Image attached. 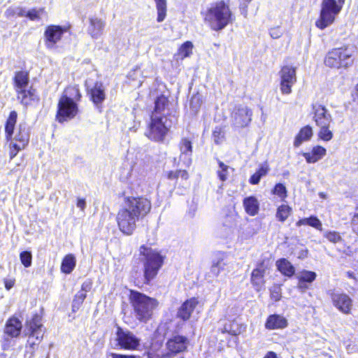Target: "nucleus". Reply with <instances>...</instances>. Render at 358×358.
<instances>
[{
	"instance_id": "37",
	"label": "nucleus",
	"mask_w": 358,
	"mask_h": 358,
	"mask_svg": "<svg viewBox=\"0 0 358 358\" xmlns=\"http://www.w3.org/2000/svg\"><path fill=\"white\" fill-rule=\"evenodd\" d=\"M193 45L190 41L184 43L178 50V57L181 59L189 57L192 52Z\"/></svg>"
},
{
	"instance_id": "44",
	"label": "nucleus",
	"mask_w": 358,
	"mask_h": 358,
	"mask_svg": "<svg viewBox=\"0 0 358 358\" xmlns=\"http://www.w3.org/2000/svg\"><path fill=\"white\" fill-rule=\"evenodd\" d=\"M25 14H26L25 10L20 7H15V8L10 7L5 12V15L7 17H13L14 15L23 17V16H25Z\"/></svg>"
},
{
	"instance_id": "30",
	"label": "nucleus",
	"mask_w": 358,
	"mask_h": 358,
	"mask_svg": "<svg viewBox=\"0 0 358 358\" xmlns=\"http://www.w3.org/2000/svg\"><path fill=\"white\" fill-rule=\"evenodd\" d=\"M278 271L285 276L292 277L295 273L293 265L286 259H280L276 262Z\"/></svg>"
},
{
	"instance_id": "64",
	"label": "nucleus",
	"mask_w": 358,
	"mask_h": 358,
	"mask_svg": "<svg viewBox=\"0 0 358 358\" xmlns=\"http://www.w3.org/2000/svg\"><path fill=\"white\" fill-rule=\"evenodd\" d=\"M355 94L357 96L358 98V84L355 86Z\"/></svg>"
},
{
	"instance_id": "63",
	"label": "nucleus",
	"mask_w": 358,
	"mask_h": 358,
	"mask_svg": "<svg viewBox=\"0 0 358 358\" xmlns=\"http://www.w3.org/2000/svg\"><path fill=\"white\" fill-rule=\"evenodd\" d=\"M338 3L341 4L342 6H343L345 4V0H337L336 1Z\"/></svg>"
},
{
	"instance_id": "22",
	"label": "nucleus",
	"mask_w": 358,
	"mask_h": 358,
	"mask_svg": "<svg viewBox=\"0 0 358 358\" xmlns=\"http://www.w3.org/2000/svg\"><path fill=\"white\" fill-rule=\"evenodd\" d=\"M15 143L20 145L21 148H25L29 141V131L25 123H20L18 126L17 133L15 135Z\"/></svg>"
},
{
	"instance_id": "47",
	"label": "nucleus",
	"mask_w": 358,
	"mask_h": 358,
	"mask_svg": "<svg viewBox=\"0 0 358 358\" xmlns=\"http://www.w3.org/2000/svg\"><path fill=\"white\" fill-rule=\"evenodd\" d=\"M272 192L273 194H276L282 199H284L287 196L286 187L281 183L276 184L272 190Z\"/></svg>"
},
{
	"instance_id": "14",
	"label": "nucleus",
	"mask_w": 358,
	"mask_h": 358,
	"mask_svg": "<svg viewBox=\"0 0 358 358\" xmlns=\"http://www.w3.org/2000/svg\"><path fill=\"white\" fill-rule=\"evenodd\" d=\"M66 29L60 26H48L44 33L46 47L50 49L54 48L55 45L60 41Z\"/></svg>"
},
{
	"instance_id": "56",
	"label": "nucleus",
	"mask_w": 358,
	"mask_h": 358,
	"mask_svg": "<svg viewBox=\"0 0 358 358\" xmlns=\"http://www.w3.org/2000/svg\"><path fill=\"white\" fill-rule=\"evenodd\" d=\"M109 356L111 358H136L134 355H120L116 353H110Z\"/></svg>"
},
{
	"instance_id": "41",
	"label": "nucleus",
	"mask_w": 358,
	"mask_h": 358,
	"mask_svg": "<svg viewBox=\"0 0 358 358\" xmlns=\"http://www.w3.org/2000/svg\"><path fill=\"white\" fill-rule=\"evenodd\" d=\"M226 263L222 257H219L216 261L213 262L210 271L215 275L217 276L220 272L224 270Z\"/></svg>"
},
{
	"instance_id": "21",
	"label": "nucleus",
	"mask_w": 358,
	"mask_h": 358,
	"mask_svg": "<svg viewBox=\"0 0 358 358\" xmlns=\"http://www.w3.org/2000/svg\"><path fill=\"white\" fill-rule=\"evenodd\" d=\"M288 322L285 317L280 315H270L265 323V327L269 330L284 329L287 327Z\"/></svg>"
},
{
	"instance_id": "11",
	"label": "nucleus",
	"mask_w": 358,
	"mask_h": 358,
	"mask_svg": "<svg viewBox=\"0 0 358 358\" xmlns=\"http://www.w3.org/2000/svg\"><path fill=\"white\" fill-rule=\"evenodd\" d=\"M330 297L334 306L339 311L346 315L350 313L352 307V300L348 294L338 292H331Z\"/></svg>"
},
{
	"instance_id": "46",
	"label": "nucleus",
	"mask_w": 358,
	"mask_h": 358,
	"mask_svg": "<svg viewBox=\"0 0 358 358\" xmlns=\"http://www.w3.org/2000/svg\"><path fill=\"white\" fill-rule=\"evenodd\" d=\"M178 178L187 180L188 178V173L185 170H177L176 171H169L168 173V178L170 180H174Z\"/></svg>"
},
{
	"instance_id": "3",
	"label": "nucleus",
	"mask_w": 358,
	"mask_h": 358,
	"mask_svg": "<svg viewBox=\"0 0 358 358\" xmlns=\"http://www.w3.org/2000/svg\"><path fill=\"white\" fill-rule=\"evenodd\" d=\"M129 301L135 317L141 322H147L152 318L159 304L157 299L136 290H130Z\"/></svg>"
},
{
	"instance_id": "51",
	"label": "nucleus",
	"mask_w": 358,
	"mask_h": 358,
	"mask_svg": "<svg viewBox=\"0 0 358 358\" xmlns=\"http://www.w3.org/2000/svg\"><path fill=\"white\" fill-rule=\"evenodd\" d=\"M308 225H309L313 228H315L316 229H318L320 231L322 230V222L317 217L310 216L309 217V222H308Z\"/></svg>"
},
{
	"instance_id": "17",
	"label": "nucleus",
	"mask_w": 358,
	"mask_h": 358,
	"mask_svg": "<svg viewBox=\"0 0 358 358\" xmlns=\"http://www.w3.org/2000/svg\"><path fill=\"white\" fill-rule=\"evenodd\" d=\"M268 267L264 262L259 263L251 274V282L255 289L259 291L265 283L264 276Z\"/></svg>"
},
{
	"instance_id": "26",
	"label": "nucleus",
	"mask_w": 358,
	"mask_h": 358,
	"mask_svg": "<svg viewBox=\"0 0 358 358\" xmlns=\"http://www.w3.org/2000/svg\"><path fill=\"white\" fill-rule=\"evenodd\" d=\"M180 150L181 152L180 159L184 158L185 165L189 166L192 162L190 158L192 152L191 141L187 138H182L180 143Z\"/></svg>"
},
{
	"instance_id": "50",
	"label": "nucleus",
	"mask_w": 358,
	"mask_h": 358,
	"mask_svg": "<svg viewBox=\"0 0 358 358\" xmlns=\"http://www.w3.org/2000/svg\"><path fill=\"white\" fill-rule=\"evenodd\" d=\"M213 138L215 143L219 144L223 141L224 134L222 129L216 127L213 132Z\"/></svg>"
},
{
	"instance_id": "4",
	"label": "nucleus",
	"mask_w": 358,
	"mask_h": 358,
	"mask_svg": "<svg viewBox=\"0 0 358 358\" xmlns=\"http://www.w3.org/2000/svg\"><path fill=\"white\" fill-rule=\"evenodd\" d=\"M79 89L76 87H67L60 97L57 105L56 118L60 123L76 117L78 112L77 101L80 99Z\"/></svg>"
},
{
	"instance_id": "54",
	"label": "nucleus",
	"mask_w": 358,
	"mask_h": 358,
	"mask_svg": "<svg viewBox=\"0 0 358 358\" xmlns=\"http://www.w3.org/2000/svg\"><path fill=\"white\" fill-rule=\"evenodd\" d=\"M268 167L267 165L262 166L259 170L257 171V173L260 176V178L266 176L268 173Z\"/></svg>"
},
{
	"instance_id": "18",
	"label": "nucleus",
	"mask_w": 358,
	"mask_h": 358,
	"mask_svg": "<svg viewBox=\"0 0 358 358\" xmlns=\"http://www.w3.org/2000/svg\"><path fill=\"white\" fill-rule=\"evenodd\" d=\"M198 303L199 301L196 298L187 299L178 308L177 317L183 321L188 320Z\"/></svg>"
},
{
	"instance_id": "42",
	"label": "nucleus",
	"mask_w": 358,
	"mask_h": 358,
	"mask_svg": "<svg viewBox=\"0 0 358 358\" xmlns=\"http://www.w3.org/2000/svg\"><path fill=\"white\" fill-rule=\"evenodd\" d=\"M85 298L86 293L83 292H78L76 294L72 302L73 312H76L80 308Z\"/></svg>"
},
{
	"instance_id": "60",
	"label": "nucleus",
	"mask_w": 358,
	"mask_h": 358,
	"mask_svg": "<svg viewBox=\"0 0 358 358\" xmlns=\"http://www.w3.org/2000/svg\"><path fill=\"white\" fill-rule=\"evenodd\" d=\"M298 287L301 289H306L308 288V287L306 285V282H304L303 281H301V280H299Z\"/></svg>"
},
{
	"instance_id": "19",
	"label": "nucleus",
	"mask_w": 358,
	"mask_h": 358,
	"mask_svg": "<svg viewBox=\"0 0 358 358\" xmlns=\"http://www.w3.org/2000/svg\"><path fill=\"white\" fill-rule=\"evenodd\" d=\"M90 25L87 32L92 38H98L103 33L105 27V22L100 18L94 17L89 19Z\"/></svg>"
},
{
	"instance_id": "62",
	"label": "nucleus",
	"mask_w": 358,
	"mask_h": 358,
	"mask_svg": "<svg viewBox=\"0 0 358 358\" xmlns=\"http://www.w3.org/2000/svg\"><path fill=\"white\" fill-rule=\"evenodd\" d=\"M87 285H85V284H83L82 285V291L81 292H84V291L87 292Z\"/></svg>"
},
{
	"instance_id": "48",
	"label": "nucleus",
	"mask_w": 358,
	"mask_h": 358,
	"mask_svg": "<svg viewBox=\"0 0 358 358\" xmlns=\"http://www.w3.org/2000/svg\"><path fill=\"white\" fill-rule=\"evenodd\" d=\"M201 99L200 95H194L190 101V108L194 113H196L201 105Z\"/></svg>"
},
{
	"instance_id": "61",
	"label": "nucleus",
	"mask_w": 358,
	"mask_h": 358,
	"mask_svg": "<svg viewBox=\"0 0 358 358\" xmlns=\"http://www.w3.org/2000/svg\"><path fill=\"white\" fill-rule=\"evenodd\" d=\"M264 358H277V356L273 352H269Z\"/></svg>"
},
{
	"instance_id": "27",
	"label": "nucleus",
	"mask_w": 358,
	"mask_h": 358,
	"mask_svg": "<svg viewBox=\"0 0 358 358\" xmlns=\"http://www.w3.org/2000/svg\"><path fill=\"white\" fill-rule=\"evenodd\" d=\"M17 94V99L20 101L23 105H29L37 99L36 91L32 88L27 90V88L16 92Z\"/></svg>"
},
{
	"instance_id": "53",
	"label": "nucleus",
	"mask_w": 358,
	"mask_h": 358,
	"mask_svg": "<svg viewBox=\"0 0 358 358\" xmlns=\"http://www.w3.org/2000/svg\"><path fill=\"white\" fill-rule=\"evenodd\" d=\"M269 34H270V36L273 38H275V39L280 38L281 36V35L282 34V33L279 27H274V28L271 29Z\"/></svg>"
},
{
	"instance_id": "16",
	"label": "nucleus",
	"mask_w": 358,
	"mask_h": 358,
	"mask_svg": "<svg viewBox=\"0 0 358 358\" xmlns=\"http://www.w3.org/2000/svg\"><path fill=\"white\" fill-rule=\"evenodd\" d=\"M189 341L187 337L176 335L169 338L166 342V348L169 352L178 354L187 350Z\"/></svg>"
},
{
	"instance_id": "33",
	"label": "nucleus",
	"mask_w": 358,
	"mask_h": 358,
	"mask_svg": "<svg viewBox=\"0 0 358 358\" xmlns=\"http://www.w3.org/2000/svg\"><path fill=\"white\" fill-rule=\"evenodd\" d=\"M17 114L15 111H11L5 126L6 137L8 141L12 139L14 127L17 122Z\"/></svg>"
},
{
	"instance_id": "2",
	"label": "nucleus",
	"mask_w": 358,
	"mask_h": 358,
	"mask_svg": "<svg viewBox=\"0 0 358 358\" xmlns=\"http://www.w3.org/2000/svg\"><path fill=\"white\" fill-rule=\"evenodd\" d=\"M203 20L212 30L221 31L235 20V15L229 6L223 1L210 5L202 12Z\"/></svg>"
},
{
	"instance_id": "9",
	"label": "nucleus",
	"mask_w": 358,
	"mask_h": 358,
	"mask_svg": "<svg viewBox=\"0 0 358 358\" xmlns=\"http://www.w3.org/2000/svg\"><path fill=\"white\" fill-rule=\"evenodd\" d=\"M115 348L134 350L140 345V339L128 329L117 327L115 333Z\"/></svg>"
},
{
	"instance_id": "58",
	"label": "nucleus",
	"mask_w": 358,
	"mask_h": 358,
	"mask_svg": "<svg viewBox=\"0 0 358 358\" xmlns=\"http://www.w3.org/2000/svg\"><path fill=\"white\" fill-rule=\"evenodd\" d=\"M308 222H309V217L308 218H303V219H301L299 220L296 223V225L297 227H300L301 225H308Z\"/></svg>"
},
{
	"instance_id": "25",
	"label": "nucleus",
	"mask_w": 358,
	"mask_h": 358,
	"mask_svg": "<svg viewBox=\"0 0 358 358\" xmlns=\"http://www.w3.org/2000/svg\"><path fill=\"white\" fill-rule=\"evenodd\" d=\"M91 99L93 103L99 106L106 99L105 87L101 83H96L90 92Z\"/></svg>"
},
{
	"instance_id": "38",
	"label": "nucleus",
	"mask_w": 358,
	"mask_h": 358,
	"mask_svg": "<svg viewBox=\"0 0 358 358\" xmlns=\"http://www.w3.org/2000/svg\"><path fill=\"white\" fill-rule=\"evenodd\" d=\"M316 273L313 271L303 270L297 274L299 280L303 281L304 282L311 283L316 278Z\"/></svg>"
},
{
	"instance_id": "15",
	"label": "nucleus",
	"mask_w": 358,
	"mask_h": 358,
	"mask_svg": "<svg viewBox=\"0 0 358 358\" xmlns=\"http://www.w3.org/2000/svg\"><path fill=\"white\" fill-rule=\"evenodd\" d=\"M313 120L317 126L330 125L332 117L327 108L320 104L313 105Z\"/></svg>"
},
{
	"instance_id": "28",
	"label": "nucleus",
	"mask_w": 358,
	"mask_h": 358,
	"mask_svg": "<svg viewBox=\"0 0 358 358\" xmlns=\"http://www.w3.org/2000/svg\"><path fill=\"white\" fill-rule=\"evenodd\" d=\"M245 327L239 324L236 320L229 321L224 324V327L220 329L222 333H228L231 335H238L245 331Z\"/></svg>"
},
{
	"instance_id": "10",
	"label": "nucleus",
	"mask_w": 358,
	"mask_h": 358,
	"mask_svg": "<svg viewBox=\"0 0 358 358\" xmlns=\"http://www.w3.org/2000/svg\"><path fill=\"white\" fill-rule=\"evenodd\" d=\"M280 91L283 94H289L296 81V70L290 66H285L280 71Z\"/></svg>"
},
{
	"instance_id": "57",
	"label": "nucleus",
	"mask_w": 358,
	"mask_h": 358,
	"mask_svg": "<svg viewBox=\"0 0 358 358\" xmlns=\"http://www.w3.org/2000/svg\"><path fill=\"white\" fill-rule=\"evenodd\" d=\"M77 207L80 208L82 210H84L86 207L85 200L83 199H79L77 202Z\"/></svg>"
},
{
	"instance_id": "45",
	"label": "nucleus",
	"mask_w": 358,
	"mask_h": 358,
	"mask_svg": "<svg viewBox=\"0 0 358 358\" xmlns=\"http://www.w3.org/2000/svg\"><path fill=\"white\" fill-rule=\"evenodd\" d=\"M20 259L22 264L24 266V267H29L31 265L32 262V255L31 252L24 251L20 254Z\"/></svg>"
},
{
	"instance_id": "59",
	"label": "nucleus",
	"mask_w": 358,
	"mask_h": 358,
	"mask_svg": "<svg viewBox=\"0 0 358 358\" xmlns=\"http://www.w3.org/2000/svg\"><path fill=\"white\" fill-rule=\"evenodd\" d=\"M13 285H14V283L12 280H6L5 281V287L8 290L11 289L13 287Z\"/></svg>"
},
{
	"instance_id": "13",
	"label": "nucleus",
	"mask_w": 358,
	"mask_h": 358,
	"mask_svg": "<svg viewBox=\"0 0 358 358\" xmlns=\"http://www.w3.org/2000/svg\"><path fill=\"white\" fill-rule=\"evenodd\" d=\"M29 339L28 343L32 347L36 344L35 341H40L43 338V330L41 324V317L35 315L32 320L29 322Z\"/></svg>"
},
{
	"instance_id": "49",
	"label": "nucleus",
	"mask_w": 358,
	"mask_h": 358,
	"mask_svg": "<svg viewBox=\"0 0 358 358\" xmlns=\"http://www.w3.org/2000/svg\"><path fill=\"white\" fill-rule=\"evenodd\" d=\"M324 236L329 241L334 243L340 242L342 240L339 233L336 231H327L324 233Z\"/></svg>"
},
{
	"instance_id": "43",
	"label": "nucleus",
	"mask_w": 358,
	"mask_h": 358,
	"mask_svg": "<svg viewBox=\"0 0 358 358\" xmlns=\"http://www.w3.org/2000/svg\"><path fill=\"white\" fill-rule=\"evenodd\" d=\"M330 125L319 126L320 130L319 131V137L325 141H329L333 138V134L329 130Z\"/></svg>"
},
{
	"instance_id": "5",
	"label": "nucleus",
	"mask_w": 358,
	"mask_h": 358,
	"mask_svg": "<svg viewBox=\"0 0 358 358\" xmlns=\"http://www.w3.org/2000/svg\"><path fill=\"white\" fill-rule=\"evenodd\" d=\"M140 255L143 256L144 282L149 284L157 275L164 263V257L159 252L151 248L141 245L139 248Z\"/></svg>"
},
{
	"instance_id": "52",
	"label": "nucleus",
	"mask_w": 358,
	"mask_h": 358,
	"mask_svg": "<svg viewBox=\"0 0 358 358\" xmlns=\"http://www.w3.org/2000/svg\"><path fill=\"white\" fill-rule=\"evenodd\" d=\"M10 159L14 158L17 152L24 149V148H21L20 145H17V143H13V142L10 143Z\"/></svg>"
},
{
	"instance_id": "1",
	"label": "nucleus",
	"mask_w": 358,
	"mask_h": 358,
	"mask_svg": "<svg viewBox=\"0 0 358 358\" xmlns=\"http://www.w3.org/2000/svg\"><path fill=\"white\" fill-rule=\"evenodd\" d=\"M151 202L144 197H127L117 215L120 230L131 235L136 228V222L145 217L150 211Z\"/></svg>"
},
{
	"instance_id": "34",
	"label": "nucleus",
	"mask_w": 358,
	"mask_h": 358,
	"mask_svg": "<svg viewBox=\"0 0 358 358\" xmlns=\"http://www.w3.org/2000/svg\"><path fill=\"white\" fill-rule=\"evenodd\" d=\"M76 257L72 254H69L64 257L61 265V271L66 274L72 272L76 266Z\"/></svg>"
},
{
	"instance_id": "40",
	"label": "nucleus",
	"mask_w": 358,
	"mask_h": 358,
	"mask_svg": "<svg viewBox=\"0 0 358 358\" xmlns=\"http://www.w3.org/2000/svg\"><path fill=\"white\" fill-rule=\"evenodd\" d=\"M46 15V13L43 8H34L26 12L25 14V16L29 17L31 20H39Z\"/></svg>"
},
{
	"instance_id": "29",
	"label": "nucleus",
	"mask_w": 358,
	"mask_h": 358,
	"mask_svg": "<svg viewBox=\"0 0 358 358\" xmlns=\"http://www.w3.org/2000/svg\"><path fill=\"white\" fill-rule=\"evenodd\" d=\"M243 206L245 212L251 216H255L258 213L259 202L255 196L245 198L243 200Z\"/></svg>"
},
{
	"instance_id": "24",
	"label": "nucleus",
	"mask_w": 358,
	"mask_h": 358,
	"mask_svg": "<svg viewBox=\"0 0 358 358\" xmlns=\"http://www.w3.org/2000/svg\"><path fill=\"white\" fill-rule=\"evenodd\" d=\"M327 150L324 148L317 145L315 146L310 152H303V156L307 163L313 164L320 160L325 155Z\"/></svg>"
},
{
	"instance_id": "39",
	"label": "nucleus",
	"mask_w": 358,
	"mask_h": 358,
	"mask_svg": "<svg viewBox=\"0 0 358 358\" xmlns=\"http://www.w3.org/2000/svg\"><path fill=\"white\" fill-rule=\"evenodd\" d=\"M219 169L217 170V175L220 180L225 181L229 174V171L234 169L229 166L224 164L222 162L218 161Z\"/></svg>"
},
{
	"instance_id": "23",
	"label": "nucleus",
	"mask_w": 358,
	"mask_h": 358,
	"mask_svg": "<svg viewBox=\"0 0 358 358\" xmlns=\"http://www.w3.org/2000/svg\"><path fill=\"white\" fill-rule=\"evenodd\" d=\"M22 322L15 317L10 318L6 324L4 332L10 337H17L21 332Z\"/></svg>"
},
{
	"instance_id": "7",
	"label": "nucleus",
	"mask_w": 358,
	"mask_h": 358,
	"mask_svg": "<svg viewBox=\"0 0 358 358\" xmlns=\"http://www.w3.org/2000/svg\"><path fill=\"white\" fill-rule=\"evenodd\" d=\"M352 51L347 47L334 48L326 55L324 64L333 69L347 68L352 64Z\"/></svg>"
},
{
	"instance_id": "20",
	"label": "nucleus",
	"mask_w": 358,
	"mask_h": 358,
	"mask_svg": "<svg viewBox=\"0 0 358 358\" xmlns=\"http://www.w3.org/2000/svg\"><path fill=\"white\" fill-rule=\"evenodd\" d=\"M169 102L164 95L157 96L155 101L154 110L151 115H156V116H166L169 114Z\"/></svg>"
},
{
	"instance_id": "8",
	"label": "nucleus",
	"mask_w": 358,
	"mask_h": 358,
	"mask_svg": "<svg viewBox=\"0 0 358 358\" xmlns=\"http://www.w3.org/2000/svg\"><path fill=\"white\" fill-rule=\"evenodd\" d=\"M170 127L171 123L167 117L151 115L150 122L145 134L152 141H162Z\"/></svg>"
},
{
	"instance_id": "55",
	"label": "nucleus",
	"mask_w": 358,
	"mask_h": 358,
	"mask_svg": "<svg viewBox=\"0 0 358 358\" xmlns=\"http://www.w3.org/2000/svg\"><path fill=\"white\" fill-rule=\"evenodd\" d=\"M260 176L255 172L250 178V182L253 185H257L260 181Z\"/></svg>"
},
{
	"instance_id": "12",
	"label": "nucleus",
	"mask_w": 358,
	"mask_h": 358,
	"mask_svg": "<svg viewBox=\"0 0 358 358\" xmlns=\"http://www.w3.org/2000/svg\"><path fill=\"white\" fill-rule=\"evenodd\" d=\"M252 112L245 106H239L232 113L233 125L237 128L247 127L252 120Z\"/></svg>"
},
{
	"instance_id": "6",
	"label": "nucleus",
	"mask_w": 358,
	"mask_h": 358,
	"mask_svg": "<svg viewBox=\"0 0 358 358\" xmlns=\"http://www.w3.org/2000/svg\"><path fill=\"white\" fill-rule=\"evenodd\" d=\"M343 7L336 0H322L320 17L315 22V26L322 30L329 27L334 22Z\"/></svg>"
},
{
	"instance_id": "31",
	"label": "nucleus",
	"mask_w": 358,
	"mask_h": 358,
	"mask_svg": "<svg viewBox=\"0 0 358 358\" xmlns=\"http://www.w3.org/2000/svg\"><path fill=\"white\" fill-rule=\"evenodd\" d=\"M312 136L313 130L310 126H306L303 127L295 137L294 145L295 147L300 146L303 142L309 141Z\"/></svg>"
},
{
	"instance_id": "36",
	"label": "nucleus",
	"mask_w": 358,
	"mask_h": 358,
	"mask_svg": "<svg viewBox=\"0 0 358 358\" xmlns=\"http://www.w3.org/2000/svg\"><path fill=\"white\" fill-rule=\"evenodd\" d=\"M292 208L287 205H281L278 208L276 217L280 222H285L289 216Z\"/></svg>"
},
{
	"instance_id": "35",
	"label": "nucleus",
	"mask_w": 358,
	"mask_h": 358,
	"mask_svg": "<svg viewBox=\"0 0 358 358\" xmlns=\"http://www.w3.org/2000/svg\"><path fill=\"white\" fill-rule=\"evenodd\" d=\"M156 4L157 11V21L158 22H163L166 16L167 12V1L166 0H154Z\"/></svg>"
},
{
	"instance_id": "32",
	"label": "nucleus",
	"mask_w": 358,
	"mask_h": 358,
	"mask_svg": "<svg viewBox=\"0 0 358 358\" xmlns=\"http://www.w3.org/2000/svg\"><path fill=\"white\" fill-rule=\"evenodd\" d=\"M15 91H19L27 88L29 84V76L24 71H18L15 73Z\"/></svg>"
}]
</instances>
